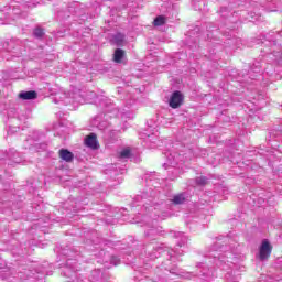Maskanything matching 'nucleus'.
<instances>
[{"instance_id": "obj_5", "label": "nucleus", "mask_w": 282, "mask_h": 282, "mask_svg": "<svg viewBox=\"0 0 282 282\" xmlns=\"http://www.w3.org/2000/svg\"><path fill=\"white\" fill-rule=\"evenodd\" d=\"M36 96H37V94L34 90L21 91L19 94V98L21 100H36Z\"/></svg>"}, {"instance_id": "obj_7", "label": "nucleus", "mask_w": 282, "mask_h": 282, "mask_svg": "<svg viewBox=\"0 0 282 282\" xmlns=\"http://www.w3.org/2000/svg\"><path fill=\"white\" fill-rule=\"evenodd\" d=\"M17 45H19L17 40H9L3 43V47L7 52H14V50H17Z\"/></svg>"}, {"instance_id": "obj_12", "label": "nucleus", "mask_w": 282, "mask_h": 282, "mask_svg": "<svg viewBox=\"0 0 282 282\" xmlns=\"http://www.w3.org/2000/svg\"><path fill=\"white\" fill-rule=\"evenodd\" d=\"M33 36H34L35 39H42L43 36H45V31L43 30V28L36 26V28L33 30Z\"/></svg>"}, {"instance_id": "obj_14", "label": "nucleus", "mask_w": 282, "mask_h": 282, "mask_svg": "<svg viewBox=\"0 0 282 282\" xmlns=\"http://www.w3.org/2000/svg\"><path fill=\"white\" fill-rule=\"evenodd\" d=\"M153 23L156 28H160V25H164V23H166V18H164V15H159L154 19Z\"/></svg>"}, {"instance_id": "obj_16", "label": "nucleus", "mask_w": 282, "mask_h": 282, "mask_svg": "<svg viewBox=\"0 0 282 282\" xmlns=\"http://www.w3.org/2000/svg\"><path fill=\"white\" fill-rule=\"evenodd\" d=\"M177 237L181 238V241L177 242V246H178L180 248H182V246H185V243L188 241V238H186V236H184V234H182V232H178V234H177Z\"/></svg>"}, {"instance_id": "obj_18", "label": "nucleus", "mask_w": 282, "mask_h": 282, "mask_svg": "<svg viewBox=\"0 0 282 282\" xmlns=\"http://www.w3.org/2000/svg\"><path fill=\"white\" fill-rule=\"evenodd\" d=\"M110 263L112 265H119L120 264V258H118L116 256H112L111 259H110Z\"/></svg>"}, {"instance_id": "obj_2", "label": "nucleus", "mask_w": 282, "mask_h": 282, "mask_svg": "<svg viewBox=\"0 0 282 282\" xmlns=\"http://www.w3.org/2000/svg\"><path fill=\"white\" fill-rule=\"evenodd\" d=\"M184 102V95L180 90H176L172 94L170 98V107L172 109H177Z\"/></svg>"}, {"instance_id": "obj_11", "label": "nucleus", "mask_w": 282, "mask_h": 282, "mask_svg": "<svg viewBox=\"0 0 282 282\" xmlns=\"http://www.w3.org/2000/svg\"><path fill=\"white\" fill-rule=\"evenodd\" d=\"M164 169H169V166H177V160L173 154L167 155V162L163 164Z\"/></svg>"}, {"instance_id": "obj_23", "label": "nucleus", "mask_w": 282, "mask_h": 282, "mask_svg": "<svg viewBox=\"0 0 282 282\" xmlns=\"http://www.w3.org/2000/svg\"><path fill=\"white\" fill-rule=\"evenodd\" d=\"M155 259H158V256H154Z\"/></svg>"}, {"instance_id": "obj_17", "label": "nucleus", "mask_w": 282, "mask_h": 282, "mask_svg": "<svg viewBox=\"0 0 282 282\" xmlns=\"http://www.w3.org/2000/svg\"><path fill=\"white\" fill-rule=\"evenodd\" d=\"M120 158H131V150L124 149L120 152Z\"/></svg>"}, {"instance_id": "obj_9", "label": "nucleus", "mask_w": 282, "mask_h": 282, "mask_svg": "<svg viewBox=\"0 0 282 282\" xmlns=\"http://www.w3.org/2000/svg\"><path fill=\"white\" fill-rule=\"evenodd\" d=\"M172 202L173 204H175V206H180L184 204V202H186V194L181 193V194L174 195Z\"/></svg>"}, {"instance_id": "obj_4", "label": "nucleus", "mask_w": 282, "mask_h": 282, "mask_svg": "<svg viewBox=\"0 0 282 282\" xmlns=\"http://www.w3.org/2000/svg\"><path fill=\"white\" fill-rule=\"evenodd\" d=\"M7 158L8 160H11V162H14V164H21V154L14 149H9Z\"/></svg>"}, {"instance_id": "obj_10", "label": "nucleus", "mask_w": 282, "mask_h": 282, "mask_svg": "<svg viewBox=\"0 0 282 282\" xmlns=\"http://www.w3.org/2000/svg\"><path fill=\"white\" fill-rule=\"evenodd\" d=\"M112 41H113L115 45L120 47V45H122V43H124V34L117 33L116 35H113Z\"/></svg>"}, {"instance_id": "obj_8", "label": "nucleus", "mask_w": 282, "mask_h": 282, "mask_svg": "<svg viewBox=\"0 0 282 282\" xmlns=\"http://www.w3.org/2000/svg\"><path fill=\"white\" fill-rule=\"evenodd\" d=\"M124 56H126L124 50H122V48H117V50L115 51V54H113V61H115V63H123Z\"/></svg>"}, {"instance_id": "obj_20", "label": "nucleus", "mask_w": 282, "mask_h": 282, "mask_svg": "<svg viewBox=\"0 0 282 282\" xmlns=\"http://www.w3.org/2000/svg\"><path fill=\"white\" fill-rule=\"evenodd\" d=\"M137 199H141L143 206L145 207V210L147 208H149V203H147V198H144L143 196H138Z\"/></svg>"}, {"instance_id": "obj_3", "label": "nucleus", "mask_w": 282, "mask_h": 282, "mask_svg": "<svg viewBox=\"0 0 282 282\" xmlns=\"http://www.w3.org/2000/svg\"><path fill=\"white\" fill-rule=\"evenodd\" d=\"M85 144L89 149H98V138L96 137V133H90L88 137H86Z\"/></svg>"}, {"instance_id": "obj_21", "label": "nucleus", "mask_w": 282, "mask_h": 282, "mask_svg": "<svg viewBox=\"0 0 282 282\" xmlns=\"http://www.w3.org/2000/svg\"><path fill=\"white\" fill-rule=\"evenodd\" d=\"M147 140H152V137H148V139Z\"/></svg>"}, {"instance_id": "obj_1", "label": "nucleus", "mask_w": 282, "mask_h": 282, "mask_svg": "<svg viewBox=\"0 0 282 282\" xmlns=\"http://www.w3.org/2000/svg\"><path fill=\"white\" fill-rule=\"evenodd\" d=\"M270 254H272V246L270 245V241L263 240L259 249L260 261H268Z\"/></svg>"}, {"instance_id": "obj_19", "label": "nucleus", "mask_w": 282, "mask_h": 282, "mask_svg": "<svg viewBox=\"0 0 282 282\" xmlns=\"http://www.w3.org/2000/svg\"><path fill=\"white\" fill-rule=\"evenodd\" d=\"M224 263H226V260L224 259V256H220L218 258V261H216V265H218L219 268H221V265H224Z\"/></svg>"}, {"instance_id": "obj_6", "label": "nucleus", "mask_w": 282, "mask_h": 282, "mask_svg": "<svg viewBox=\"0 0 282 282\" xmlns=\"http://www.w3.org/2000/svg\"><path fill=\"white\" fill-rule=\"evenodd\" d=\"M59 158L61 160H63L64 162H72L74 160V153H72L69 150L67 149H61L59 150Z\"/></svg>"}, {"instance_id": "obj_22", "label": "nucleus", "mask_w": 282, "mask_h": 282, "mask_svg": "<svg viewBox=\"0 0 282 282\" xmlns=\"http://www.w3.org/2000/svg\"><path fill=\"white\" fill-rule=\"evenodd\" d=\"M273 45H276V41H273Z\"/></svg>"}, {"instance_id": "obj_15", "label": "nucleus", "mask_w": 282, "mask_h": 282, "mask_svg": "<svg viewBox=\"0 0 282 282\" xmlns=\"http://www.w3.org/2000/svg\"><path fill=\"white\" fill-rule=\"evenodd\" d=\"M155 250L159 254H162L163 252V254H167V257L173 258V250H166L164 247H156Z\"/></svg>"}, {"instance_id": "obj_13", "label": "nucleus", "mask_w": 282, "mask_h": 282, "mask_svg": "<svg viewBox=\"0 0 282 282\" xmlns=\"http://www.w3.org/2000/svg\"><path fill=\"white\" fill-rule=\"evenodd\" d=\"M195 183L197 186H206L208 184V177L206 176H198L195 178Z\"/></svg>"}]
</instances>
